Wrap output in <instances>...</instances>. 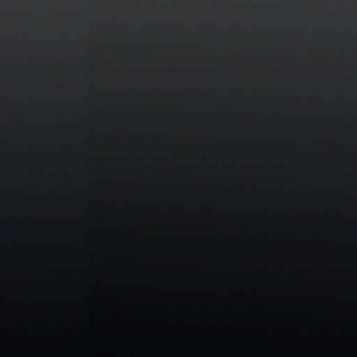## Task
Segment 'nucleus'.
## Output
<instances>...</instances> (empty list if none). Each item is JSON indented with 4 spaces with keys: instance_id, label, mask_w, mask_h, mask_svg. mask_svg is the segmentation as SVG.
Instances as JSON below:
<instances>
[{
    "instance_id": "1",
    "label": "nucleus",
    "mask_w": 357,
    "mask_h": 357,
    "mask_svg": "<svg viewBox=\"0 0 357 357\" xmlns=\"http://www.w3.org/2000/svg\"><path fill=\"white\" fill-rule=\"evenodd\" d=\"M164 245V236L161 234L157 235V238L151 242V249L153 252H158L162 248Z\"/></svg>"
},
{
    "instance_id": "2",
    "label": "nucleus",
    "mask_w": 357,
    "mask_h": 357,
    "mask_svg": "<svg viewBox=\"0 0 357 357\" xmlns=\"http://www.w3.org/2000/svg\"><path fill=\"white\" fill-rule=\"evenodd\" d=\"M293 345H296L301 349H310L319 347V343L316 341H301L293 343Z\"/></svg>"
},
{
    "instance_id": "3",
    "label": "nucleus",
    "mask_w": 357,
    "mask_h": 357,
    "mask_svg": "<svg viewBox=\"0 0 357 357\" xmlns=\"http://www.w3.org/2000/svg\"><path fill=\"white\" fill-rule=\"evenodd\" d=\"M236 346V343L228 338H225L224 340V348H234Z\"/></svg>"
},
{
    "instance_id": "4",
    "label": "nucleus",
    "mask_w": 357,
    "mask_h": 357,
    "mask_svg": "<svg viewBox=\"0 0 357 357\" xmlns=\"http://www.w3.org/2000/svg\"><path fill=\"white\" fill-rule=\"evenodd\" d=\"M263 345H268V347L272 348V345H282V343L280 342H264L263 343Z\"/></svg>"
},
{
    "instance_id": "5",
    "label": "nucleus",
    "mask_w": 357,
    "mask_h": 357,
    "mask_svg": "<svg viewBox=\"0 0 357 357\" xmlns=\"http://www.w3.org/2000/svg\"><path fill=\"white\" fill-rule=\"evenodd\" d=\"M255 343L252 342H243V341H241V345H254Z\"/></svg>"
},
{
    "instance_id": "6",
    "label": "nucleus",
    "mask_w": 357,
    "mask_h": 357,
    "mask_svg": "<svg viewBox=\"0 0 357 357\" xmlns=\"http://www.w3.org/2000/svg\"><path fill=\"white\" fill-rule=\"evenodd\" d=\"M234 348H224V350L227 351H230V350H233ZM234 350H237V349H234Z\"/></svg>"
},
{
    "instance_id": "7",
    "label": "nucleus",
    "mask_w": 357,
    "mask_h": 357,
    "mask_svg": "<svg viewBox=\"0 0 357 357\" xmlns=\"http://www.w3.org/2000/svg\"><path fill=\"white\" fill-rule=\"evenodd\" d=\"M326 349V347H322L319 346L318 348H311V349Z\"/></svg>"
},
{
    "instance_id": "8",
    "label": "nucleus",
    "mask_w": 357,
    "mask_h": 357,
    "mask_svg": "<svg viewBox=\"0 0 357 357\" xmlns=\"http://www.w3.org/2000/svg\"><path fill=\"white\" fill-rule=\"evenodd\" d=\"M326 349V347H322L319 346L318 348H311V349Z\"/></svg>"
},
{
    "instance_id": "9",
    "label": "nucleus",
    "mask_w": 357,
    "mask_h": 357,
    "mask_svg": "<svg viewBox=\"0 0 357 357\" xmlns=\"http://www.w3.org/2000/svg\"><path fill=\"white\" fill-rule=\"evenodd\" d=\"M239 347H242V346H238V347H233V348H239Z\"/></svg>"
},
{
    "instance_id": "10",
    "label": "nucleus",
    "mask_w": 357,
    "mask_h": 357,
    "mask_svg": "<svg viewBox=\"0 0 357 357\" xmlns=\"http://www.w3.org/2000/svg\"><path fill=\"white\" fill-rule=\"evenodd\" d=\"M342 348L345 349V348H349V347H345V346H344V347H342Z\"/></svg>"
},
{
    "instance_id": "11",
    "label": "nucleus",
    "mask_w": 357,
    "mask_h": 357,
    "mask_svg": "<svg viewBox=\"0 0 357 357\" xmlns=\"http://www.w3.org/2000/svg\"><path fill=\"white\" fill-rule=\"evenodd\" d=\"M179 114H183V112H179Z\"/></svg>"
}]
</instances>
